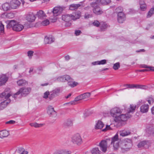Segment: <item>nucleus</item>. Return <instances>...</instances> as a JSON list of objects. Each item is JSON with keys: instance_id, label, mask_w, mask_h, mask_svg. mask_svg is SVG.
<instances>
[{"instance_id": "nucleus-64", "label": "nucleus", "mask_w": 154, "mask_h": 154, "mask_svg": "<svg viewBox=\"0 0 154 154\" xmlns=\"http://www.w3.org/2000/svg\"><path fill=\"white\" fill-rule=\"evenodd\" d=\"M54 154H62L61 150L55 152Z\"/></svg>"}, {"instance_id": "nucleus-29", "label": "nucleus", "mask_w": 154, "mask_h": 154, "mask_svg": "<svg viewBox=\"0 0 154 154\" xmlns=\"http://www.w3.org/2000/svg\"><path fill=\"white\" fill-rule=\"evenodd\" d=\"M71 80H69L68 82V85L72 88L76 86L78 84V83L73 81L72 79L70 78Z\"/></svg>"}, {"instance_id": "nucleus-36", "label": "nucleus", "mask_w": 154, "mask_h": 154, "mask_svg": "<svg viewBox=\"0 0 154 154\" xmlns=\"http://www.w3.org/2000/svg\"><path fill=\"white\" fill-rule=\"evenodd\" d=\"M16 24V21L14 20H11L9 21V22L7 25V27L8 28H10L12 27L13 29V26L15 25Z\"/></svg>"}, {"instance_id": "nucleus-5", "label": "nucleus", "mask_w": 154, "mask_h": 154, "mask_svg": "<svg viewBox=\"0 0 154 154\" xmlns=\"http://www.w3.org/2000/svg\"><path fill=\"white\" fill-rule=\"evenodd\" d=\"M90 5L93 8V12L95 14L100 15L103 13V12L102 9L99 6L96 2H91L90 3Z\"/></svg>"}, {"instance_id": "nucleus-53", "label": "nucleus", "mask_w": 154, "mask_h": 154, "mask_svg": "<svg viewBox=\"0 0 154 154\" xmlns=\"http://www.w3.org/2000/svg\"><path fill=\"white\" fill-rule=\"evenodd\" d=\"M141 67L142 68H146V69H148V68L151 69H154V67L151 66H148L145 64H142L140 65Z\"/></svg>"}, {"instance_id": "nucleus-12", "label": "nucleus", "mask_w": 154, "mask_h": 154, "mask_svg": "<svg viewBox=\"0 0 154 154\" xmlns=\"http://www.w3.org/2000/svg\"><path fill=\"white\" fill-rule=\"evenodd\" d=\"M47 113L49 116L52 117H55L57 115L56 112L51 106H49L47 108Z\"/></svg>"}, {"instance_id": "nucleus-22", "label": "nucleus", "mask_w": 154, "mask_h": 154, "mask_svg": "<svg viewBox=\"0 0 154 154\" xmlns=\"http://www.w3.org/2000/svg\"><path fill=\"white\" fill-rule=\"evenodd\" d=\"M81 16V13L79 11L75 12L73 14H71V17L72 20H76L79 19L80 18Z\"/></svg>"}, {"instance_id": "nucleus-56", "label": "nucleus", "mask_w": 154, "mask_h": 154, "mask_svg": "<svg viewBox=\"0 0 154 154\" xmlns=\"http://www.w3.org/2000/svg\"><path fill=\"white\" fill-rule=\"evenodd\" d=\"M99 65H103L105 64L106 63V60H103L100 61H99Z\"/></svg>"}, {"instance_id": "nucleus-43", "label": "nucleus", "mask_w": 154, "mask_h": 154, "mask_svg": "<svg viewBox=\"0 0 154 154\" xmlns=\"http://www.w3.org/2000/svg\"><path fill=\"white\" fill-rule=\"evenodd\" d=\"M123 11V8L122 7H119L116 8L115 9V11L117 14H119L120 13H123L122 12Z\"/></svg>"}, {"instance_id": "nucleus-37", "label": "nucleus", "mask_w": 154, "mask_h": 154, "mask_svg": "<svg viewBox=\"0 0 154 154\" xmlns=\"http://www.w3.org/2000/svg\"><path fill=\"white\" fill-rule=\"evenodd\" d=\"M120 135L122 136H125L130 134L131 132L129 131H126L125 130L120 131Z\"/></svg>"}, {"instance_id": "nucleus-30", "label": "nucleus", "mask_w": 154, "mask_h": 154, "mask_svg": "<svg viewBox=\"0 0 154 154\" xmlns=\"http://www.w3.org/2000/svg\"><path fill=\"white\" fill-rule=\"evenodd\" d=\"M100 29L101 31H104L106 30L108 27V25L105 22H101L100 25Z\"/></svg>"}, {"instance_id": "nucleus-34", "label": "nucleus", "mask_w": 154, "mask_h": 154, "mask_svg": "<svg viewBox=\"0 0 154 154\" xmlns=\"http://www.w3.org/2000/svg\"><path fill=\"white\" fill-rule=\"evenodd\" d=\"M90 152L92 154H100V151L97 147H95L92 148L90 150Z\"/></svg>"}, {"instance_id": "nucleus-50", "label": "nucleus", "mask_w": 154, "mask_h": 154, "mask_svg": "<svg viewBox=\"0 0 154 154\" xmlns=\"http://www.w3.org/2000/svg\"><path fill=\"white\" fill-rule=\"evenodd\" d=\"M49 23V21L48 20H46L42 22L41 24L43 26H47Z\"/></svg>"}, {"instance_id": "nucleus-27", "label": "nucleus", "mask_w": 154, "mask_h": 154, "mask_svg": "<svg viewBox=\"0 0 154 154\" xmlns=\"http://www.w3.org/2000/svg\"><path fill=\"white\" fill-rule=\"evenodd\" d=\"M104 126V125L103 122L102 121L99 120L96 123L95 128L97 129H101Z\"/></svg>"}, {"instance_id": "nucleus-1", "label": "nucleus", "mask_w": 154, "mask_h": 154, "mask_svg": "<svg viewBox=\"0 0 154 154\" xmlns=\"http://www.w3.org/2000/svg\"><path fill=\"white\" fill-rule=\"evenodd\" d=\"M120 140L118 138V134L117 133L111 138V144L113 145L115 150H117L120 146L121 152L124 153L129 151L132 147V141L131 139H126L120 143Z\"/></svg>"}, {"instance_id": "nucleus-19", "label": "nucleus", "mask_w": 154, "mask_h": 154, "mask_svg": "<svg viewBox=\"0 0 154 154\" xmlns=\"http://www.w3.org/2000/svg\"><path fill=\"white\" fill-rule=\"evenodd\" d=\"M54 41V39L52 36H45V38L44 41L45 44H51Z\"/></svg>"}, {"instance_id": "nucleus-47", "label": "nucleus", "mask_w": 154, "mask_h": 154, "mask_svg": "<svg viewBox=\"0 0 154 154\" xmlns=\"http://www.w3.org/2000/svg\"><path fill=\"white\" fill-rule=\"evenodd\" d=\"M0 34L1 35H2L4 32V25L2 23L0 24Z\"/></svg>"}, {"instance_id": "nucleus-32", "label": "nucleus", "mask_w": 154, "mask_h": 154, "mask_svg": "<svg viewBox=\"0 0 154 154\" xmlns=\"http://www.w3.org/2000/svg\"><path fill=\"white\" fill-rule=\"evenodd\" d=\"M82 99H83V96L82 94L75 97L73 101H71L69 103H70L71 105L75 104V102L82 100Z\"/></svg>"}, {"instance_id": "nucleus-31", "label": "nucleus", "mask_w": 154, "mask_h": 154, "mask_svg": "<svg viewBox=\"0 0 154 154\" xmlns=\"http://www.w3.org/2000/svg\"><path fill=\"white\" fill-rule=\"evenodd\" d=\"M37 15L38 17L40 19H42L46 16L45 14H44V12L42 10L39 11L37 13Z\"/></svg>"}, {"instance_id": "nucleus-41", "label": "nucleus", "mask_w": 154, "mask_h": 154, "mask_svg": "<svg viewBox=\"0 0 154 154\" xmlns=\"http://www.w3.org/2000/svg\"><path fill=\"white\" fill-rule=\"evenodd\" d=\"M100 3L103 5H106L111 2V0H100Z\"/></svg>"}, {"instance_id": "nucleus-42", "label": "nucleus", "mask_w": 154, "mask_h": 154, "mask_svg": "<svg viewBox=\"0 0 154 154\" xmlns=\"http://www.w3.org/2000/svg\"><path fill=\"white\" fill-rule=\"evenodd\" d=\"M147 144V141H143L140 142L137 145L138 148H141L143 147L145 145Z\"/></svg>"}, {"instance_id": "nucleus-17", "label": "nucleus", "mask_w": 154, "mask_h": 154, "mask_svg": "<svg viewBox=\"0 0 154 154\" xmlns=\"http://www.w3.org/2000/svg\"><path fill=\"white\" fill-rule=\"evenodd\" d=\"M118 21L119 23H122L125 20V16L124 13L117 14Z\"/></svg>"}, {"instance_id": "nucleus-58", "label": "nucleus", "mask_w": 154, "mask_h": 154, "mask_svg": "<svg viewBox=\"0 0 154 154\" xmlns=\"http://www.w3.org/2000/svg\"><path fill=\"white\" fill-rule=\"evenodd\" d=\"M82 33V32L80 30H75V34L76 35H79Z\"/></svg>"}, {"instance_id": "nucleus-59", "label": "nucleus", "mask_w": 154, "mask_h": 154, "mask_svg": "<svg viewBox=\"0 0 154 154\" xmlns=\"http://www.w3.org/2000/svg\"><path fill=\"white\" fill-rule=\"evenodd\" d=\"M24 150H25L23 148L21 147L18 148L17 151L18 153H20L21 152H22Z\"/></svg>"}, {"instance_id": "nucleus-49", "label": "nucleus", "mask_w": 154, "mask_h": 154, "mask_svg": "<svg viewBox=\"0 0 154 154\" xmlns=\"http://www.w3.org/2000/svg\"><path fill=\"white\" fill-rule=\"evenodd\" d=\"M151 69L149 68H148V69H140L138 70V71L139 72H144L145 71H154V69Z\"/></svg>"}, {"instance_id": "nucleus-28", "label": "nucleus", "mask_w": 154, "mask_h": 154, "mask_svg": "<svg viewBox=\"0 0 154 154\" xmlns=\"http://www.w3.org/2000/svg\"><path fill=\"white\" fill-rule=\"evenodd\" d=\"M81 5L79 4H72L69 6V9L72 11L76 10Z\"/></svg>"}, {"instance_id": "nucleus-20", "label": "nucleus", "mask_w": 154, "mask_h": 154, "mask_svg": "<svg viewBox=\"0 0 154 154\" xmlns=\"http://www.w3.org/2000/svg\"><path fill=\"white\" fill-rule=\"evenodd\" d=\"M81 16V13L79 11L75 12L73 14H71V17L72 20H76L79 19L80 18Z\"/></svg>"}, {"instance_id": "nucleus-62", "label": "nucleus", "mask_w": 154, "mask_h": 154, "mask_svg": "<svg viewBox=\"0 0 154 154\" xmlns=\"http://www.w3.org/2000/svg\"><path fill=\"white\" fill-rule=\"evenodd\" d=\"M15 122L13 120H10L6 122V124H14Z\"/></svg>"}, {"instance_id": "nucleus-44", "label": "nucleus", "mask_w": 154, "mask_h": 154, "mask_svg": "<svg viewBox=\"0 0 154 154\" xmlns=\"http://www.w3.org/2000/svg\"><path fill=\"white\" fill-rule=\"evenodd\" d=\"M120 67V64L119 62H117L113 64V68L115 70L118 69Z\"/></svg>"}, {"instance_id": "nucleus-14", "label": "nucleus", "mask_w": 154, "mask_h": 154, "mask_svg": "<svg viewBox=\"0 0 154 154\" xmlns=\"http://www.w3.org/2000/svg\"><path fill=\"white\" fill-rule=\"evenodd\" d=\"M10 4L11 8L15 9L17 8L20 6V3L18 0H12L11 1Z\"/></svg>"}, {"instance_id": "nucleus-51", "label": "nucleus", "mask_w": 154, "mask_h": 154, "mask_svg": "<svg viewBox=\"0 0 154 154\" xmlns=\"http://www.w3.org/2000/svg\"><path fill=\"white\" fill-rule=\"evenodd\" d=\"M49 95V92L47 91L44 93L43 97L45 99H47Z\"/></svg>"}, {"instance_id": "nucleus-7", "label": "nucleus", "mask_w": 154, "mask_h": 154, "mask_svg": "<svg viewBox=\"0 0 154 154\" xmlns=\"http://www.w3.org/2000/svg\"><path fill=\"white\" fill-rule=\"evenodd\" d=\"M145 102L144 100H139L137 105H141L140 107V111L142 113H146L148 112L149 109V105L148 104L144 103Z\"/></svg>"}, {"instance_id": "nucleus-52", "label": "nucleus", "mask_w": 154, "mask_h": 154, "mask_svg": "<svg viewBox=\"0 0 154 154\" xmlns=\"http://www.w3.org/2000/svg\"><path fill=\"white\" fill-rule=\"evenodd\" d=\"M34 52L32 51H29L27 52L28 56L30 59H31L33 55Z\"/></svg>"}, {"instance_id": "nucleus-54", "label": "nucleus", "mask_w": 154, "mask_h": 154, "mask_svg": "<svg viewBox=\"0 0 154 154\" xmlns=\"http://www.w3.org/2000/svg\"><path fill=\"white\" fill-rule=\"evenodd\" d=\"M61 151L62 154H70L71 153V152L70 151L66 150H62Z\"/></svg>"}, {"instance_id": "nucleus-24", "label": "nucleus", "mask_w": 154, "mask_h": 154, "mask_svg": "<svg viewBox=\"0 0 154 154\" xmlns=\"http://www.w3.org/2000/svg\"><path fill=\"white\" fill-rule=\"evenodd\" d=\"M71 16V14L63 15L62 16V19L66 22H69L72 20Z\"/></svg>"}, {"instance_id": "nucleus-55", "label": "nucleus", "mask_w": 154, "mask_h": 154, "mask_svg": "<svg viewBox=\"0 0 154 154\" xmlns=\"http://www.w3.org/2000/svg\"><path fill=\"white\" fill-rule=\"evenodd\" d=\"M60 89L59 88H57L53 90L52 92L56 95L60 92Z\"/></svg>"}, {"instance_id": "nucleus-38", "label": "nucleus", "mask_w": 154, "mask_h": 154, "mask_svg": "<svg viewBox=\"0 0 154 154\" xmlns=\"http://www.w3.org/2000/svg\"><path fill=\"white\" fill-rule=\"evenodd\" d=\"M140 9L142 11H144L146 10V5L144 3V2H140Z\"/></svg>"}, {"instance_id": "nucleus-21", "label": "nucleus", "mask_w": 154, "mask_h": 154, "mask_svg": "<svg viewBox=\"0 0 154 154\" xmlns=\"http://www.w3.org/2000/svg\"><path fill=\"white\" fill-rule=\"evenodd\" d=\"M81 16V13L79 11L75 12L73 14H71V17L72 20H76L79 19L80 18Z\"/></svg>"}, {"instance_id": "nucleus-39", "label": "nucleus", "mask_w": 154, "mask_h": 154, "mask_svg": "<svg viewBox=\"0 0 154 154\" xmlns=\"http://www.w3.org/2000/svg\"><path fill=\"white\" fill-rule=\"evenodd\" d=\"M73 125V123L72 121L70 119H69L65 123L64 126L67 127H69L72 126Z\"/></svg>"}, {"instance_id": "nucleus-10", "label": "nucleus", "mask_w": 154, "mask_h": 154, "mask_svg": "<svg viewBox=\"0 0 154 154\" xmlns=\"http://www.w3.org/2000/svg\"><path fill=\"white\" fill-rule=\"evenodd\" d=\"M124 86L127 87V88H140L143 89H147L148 88V87L145 85H134V84H127L125 85Z\"/></svg>"}, {"instance_id": "nucleus-46", "label": "nucleus", "mask_w": 154, "mask_h": 154, "mask_svg": "<svg viewBox=\"0 0 154 154\" xmlns=\"http://www.w3.org/2000/svg\"><path fill=\"white\" fill-rule=\"evenodd\" d=\"M113 124H111L110 125H106V128L103 129L102 131H105L108 130H112V126Z\"/></svg>"}, {"instance_id": "nucleus-63", "label": "nucleus", "mask_w": 154, "mask_h": 154, "mask_svg": "<svg viewBox=\"0 0 154 154\" xmlns=\"http://www.w3.org/2000/svg\"><path fill=\"white\" fill-rule=\"evenodd\" d=\"M65 60L66 61H68L70 59V57L68 55H67L65 56Z\"/></svg>"}, {"instance_id": "nucleus-8", "label": "nucleus", "mask_w": 154, "mask_h": 154, "mask_svg": "<svg viewBox=\"0 0 154 154\" xmlns=\"http://www.w3.org/2000/svg\"><path fill=\"white\" fill-rule=\"evenodd\" d=\"M72 140L73 143L78 145H81L82 143V139L80 135L79 134L74 135L72 138Z\"/></svg>"}, {"instance_id": "nucleus-23", "label": "nucleus", "mask_w": 154, "mask_h": 154, "mask_svg": "<svg viewBox=\"0 0 154 154\" xmlns=\"http://www.w3.org/2000/svg\"><path fill=\"white\" fill-rule=\"evenodd\" d=\"M2 7L5 11H8L11 10V8L10 4L8 3H5L2 5Z\"/></svg>"}, {"instance_id": "nucleus-15", "label": "nucleus", "mask_w": 154, "mask_h": 154, "mask_svg": "<svg viewBox=\"0 0 154 154\" xmlns=\"http://www.w3.org/2000/svg\"><path fill=\"white\" fill-rule=\"evenodd\" d=\"M35 18V15L32 13H29L26 16V20L30 22H33Z\"/></svg>"}, {"instance_id": "nucleus-16", "label": "nucleus", "mask_w": 154, "mask_h": 154, "mask_svg": "<svg viewBox=\"0 0 154 154\" xmlns=\"http://www.w3.org/2000/svg\"><path fill=\"white\" fill-rule=\"evenodd\" d=\"M57 80L59 82H65V81L68 82L69 80H71V79L69 76L68 75H65L59 77L57 78Z\"/></svg>"}, {"instance_id": "nucleus-60", "label": "nucleus", "mask_w": 154, "mask_h": 154, "mask_svg": "<svg viewBox=\"0 0 154 154\" xmlns=\"http://www.w3.org/2000/svg\"><path fill=\"white\" fill-rule=\"evenodd\" d=\"M90 113L89 112H85L84 114V118H85L88 117L90 115Z\"/></svg>"}, {"instance_id": "nucleus-40", "label": "nucleus", "mask_w": 154, "mask_h": 154, "mask_svg": "<svg viewBox=\"0 0 154 154\" xmlns=\"http://www.w3.org/2000/svg\"><path fill=\"white\" fill-rule=\"evenodd\" d=\"M154 14V7L151 8L147 13V17H150Z\"/></svg>"}, {"instance_id": "nucleus-3", "label": "nucleus", "mask_w": 154, "mask_h": 154, "mask_svg": "<svg viewBox=\"0 0 154 154\" xmlns=\"http://www.w3.org/2000/svg\"><path fill=\"white\" fill-rule=\"evenodd\" d=\"M9 93H6L4 92L0 94V110H2L5 108L10 102V101L8 99L10 96Z\"/></svg>"}, {"instance_id": "nucleus-26", "label": "nucleus", "mask_w": 154, "mask_h": 154, "mask_svg": "<svg viewBox=\"0 0 154 154\" xmlns=\"http://www.w3.org/2000/svg\"><path fill=\"white\" fill-rule=\"evenodd\" d=\"M2 17L3 18H12L14 17V14L12 13H4L2 15Z\"/></svg>"}, {"instance_id": "nucleus-45", "label": "nucleus", "mask_w": 154, "mask_h": 154, "mask_svg": "<svg viewBox=\"0 0 154 154\" xmlns=\"http://www.w3.org/2000/svg\"><path fill=\"white\" fill-rule=\"evenodd\" d=\"M93 26L96 27H99L100 25V23L99 21L97 20H95L92 23Z\"/></svg>"}, {"instance_id": "nucleus-13", "label": "nucleus", "mask_w": 154, "mask_h": 154, "mask_svg": "<svg viewBox=\"0 0 154 154\" xmlns=\"http://www.w3.org/2000/svg\"><path fill=\"white\" fill-rule=\"evenodd\" d=\"M8 79V77L6 74L0 75V86L5 85Z\"/></svg>"}, {"instance_id": "nucleus-18", "label": "nucleus", "mask_w": 154, "mask_h": 154, "mask_svg": "<svg viewBox=\"0 0 154 154\" xmlns=\"http://www.w3.org/2000/svg\"><path fill=\"white\" fill-rule=\"evenodd\" d=\"M24 28L23 26L19 23H16L13 26V30L14 31L19 32L21 31Z\"/></svg>"}, {"instance_id": "nucleus-35", "label": "nucleus", "mask_w": 154, "mask_h": 154, "mask_svg": "<svg viewBox=\"0 0 154 154\" xmlns=\"http://www.w3.org/2000/svg\"><path fill=\"white\" fill-rule=\"evenodd\" d=\"M32 127H34L35 128H39L43 126L44 124H38L36 122L31 123L29 124Z\"/></svg>"}, {"instance_id": "nucleus-48", "label": "nucleus", "mask_w": 154, "mask_h": 154, "mask_svg": "<svg viewBox=\"0 0 154 154\" xmlns=\"http://www.w3.org/2000/svg\"><path fill=\"white\" fill-rule=\"evenodd\" d=\"M83 96V99L87 98L89 97L90 96L91 94L90 93H86L82 94Z\"/></svg>"}, {"instance_id": "nucleus-2", "label": "nucleus", "mask_w": 154, "mask_h": 154, "mask_svg": "<svg viewBox=\"0 0 154 154\" xmlns=\"http://www.w3.org/2000/svg\"><path fill=\"white\" fill-rule=\"evenodd\" d=\"M124 106V110L127 112V113L125 114H121L117 117H116V118L114 119V120L116 122H118L119 121H126L131 116V115L129 114V113L134 112L136 108L135 105H131L129 108H128L126 105H125Z\"/></svg>"}, {"instance_id": "nucleus-61", "label": "nucleus", "mask_w": 154, "mask_h": 154, "mask_svg": "<svg viewBox=\"0 0 154 154\" xmlns=\"http://www.w3.org/2000/svg\"><path fill=\"white\" fill-rule=\"evenodd\" d=\"M91 63L93 65H99V61L92 62Z\"/></svg>"}, {"instance_id": "nucleus-25", "label": "nucleus", "mask_w": 154, "mask_h": 154, "mask_svg": "<svg viewBox=\"0 0 154 154\" xmlns=\"http://www.w3.org/2000/svg\"><path fill=\"white\" fill-rule=\"evenodd\" d=\"M9 134L8 131L6 130H2L0 131V137L3 138L7 137Z\"/></svg>"}, {"instance_id": "nucleus-6", "label": "nucleus", "mask_w": 154, "mask_h": 154, "mask_svg": "<svg viewBox=\"0 0 154 154\" xmlns=\"http://www.w3.org/2000/svg\"><path fill=\"white\" fill-rule=\"evenodd\" d=\"M63 8L60 7H54L52 11L53 15L55 17L54 19L51 18L52 22H55L57 19L56 17L60 15L62 12Z\"/></svg>"}, {"instance_id": "nucleus-57", "label": "nucleus", "mask_w": 154, "mask_h": 154, "mask_svg": "<svg viewBox=\"0 0 154 154\" xmlns=\"http://www.w3.org/2000/svg\"><path fill=\"white\" fill-rule=\"evenodd\" d=\"M56 95L52 92V93L50 94H49V98L50 100H52Z\"/></svg>"}, {"instance_id": "nucleus-9", "label": "nucleus", "mask_w": 154, "mask_h": 154, "mask_svg": "<svg viewBox=\"0 0 154 154\" xmlns=\"http://www.w3.org/2000/svg\"><path fill=\"white\" fill-rule=\"evenodd\" d=\"M110 141H111V140H110L109 139H106V140H102L99 143V145L103 152H105L106 151L107 147V144Z\"/></svg>"}, {"instance_id": "nucleus-33", "label": "nucleus", "mask_w": 154, "mask_h": 154, "mask_svg": "<svg viewBox=\"0 0 154 154\" xmlns=\"http://www.w3.org/2000/svg\"><path fill=\"white\" fill-rule=\"evenodd\" d=\"M17 84L19 86H23L27 84L28 83L26 80L23 79H20L17 82Z\"/></svg>"}, {"instance_id": "nucleus-4", "label": "nucleus", "mask_w": 154, "mask_h": 154, "mask_svg": "<svg viewBox=\"0 0 154 154\" xmlns=\"http://www.w3.org/2000/svg\"><path fill=\"white\" fill-rule=\"evenodd\" d=\"M31 90V88H30L23 87L21 88L14 94L13 97L16 99L17 97V96L20 94H21L22 96H25L29 94Z\"/></svg>"}, {"instance_id": "nucleus-11", "label": "nucleus", "mask_w": 154, "mask_h": 154, "mask_svg": "<svg viewBox=\"0 0 154 154\" xmlns=\"http://www.w3.org/2000/svg\"><path fill=\"white\" fill-rule=\"evenodd\" d=\"M122 111V109H121L118 107H115L112 109L110 110V112L111 115L116 118L118 116V115L121 114Z\"/></svg>"}]
</instances>
